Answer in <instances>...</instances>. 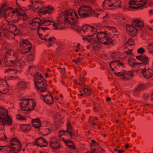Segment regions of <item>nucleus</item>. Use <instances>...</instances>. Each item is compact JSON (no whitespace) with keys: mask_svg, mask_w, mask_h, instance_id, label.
I'll use <instances>...</instances> for the list:
<instances>
[{"mask_svg":"<svg viewBox=\"0 0 153 153\" xmlns=\"http://www.w3.org/2000/svg\"><path fill=\"white\" fill-rule=\"evenodd\" d=\"M30 1L31 2V4H30L29 5L27 6L26 7H23V8H25V9H24L25 10H29V9H30L31 8V7H32L33 6V1H32V0H31V1Z\"/></svg>","mask_w":153,"mask_h":153,"instance_id":"50","label":"nucleus"},{"mask_svg":"<svg viewBox=\"0 0 153 153\" xmlns=\"http://www.w3.org/2000/svg\"><path fill=\"white\" fill-rule=\"evenodd\" d=\"M145 84L142 83H140L137 86V88L134 90V92L135 93L137 92H140L141 91L144 90L145 89Z\"/></svg>","mask_w":153,"mask_h":153,"instance_id":"24","label":"nucleus"},{"mask_svg":"<svg viewBox=\"0 0 153 153\" xmlns=\"http://www.w3.org/2000/svg\"><path fill=\"white\" fill-rule=\"evenodd\" d=\"M43 140V138L42 137H40L36 140L35 141V144L40 147L42 145V142Z\"/></svg>","mask_w":153,"mask_h":153,"instance_id":"31","label":"nucleus"},{"mask_svg":"<svg viewBox=\"0 0 153 153\" xmlns=\"http://www.w3.org/2000/svg\"><path fill=\"white\" fill-rule=\"evenodd\" d=\"M145 68L142 71V74L146 78L149 79L153 75V70L150 69H146Z\"/></svg>","mask_w":153,"mask_h":153,"instance_id":"11","label":"nucleus"},{"mask_svg":"<svg viewBox=\"0 0 153 153\" xmlns=\"http://www.w3.org/2000/svg\"><path fill=\"white\" fill-rule=\"evenodd\" d=\"M8 114L7 110L4 107H0V119H2L3 117Z\"/></svg>","mask_w":153,"mask_h":153,"instance_id":"23","label":"nucleus"},{"mask_svg":"<svg viewBox=\"0 0 153 153\" xmlns=\"http://www.w3.org/2000/svg\"><path fill=\"white\" fill-rule=\"evenodd\" d=\"M10 26L13 28L14 29V31L11 30L10 32L12 33H13L15 35H17V34L20 32V30L19 29H17V27L14 25L13 24H11L10 25Z\"/></svg>","mask_w":153,"mask_h":153,"instance_id":"30","label":"nucleus"},{"mask_svg":"<svg viewBox=\"0 0 153 153\" xmlns=\"http://www.w3.org/2000/svg\"><path fill=\"white\" fill-rule=\"evenodd\" d=\"M31 123L33 127L37 128H39L41 126V124L40 123H35L31 122Z\"/></svg>","mask_w":153,"mask_h":153,"instance_id":"43","label":"nucleus"},{"mask_svg":"<svg viewBox=\"0 0 153 153\" xmlns=\"http://www.w3.org/2000/svg\"><path fill=\"white\" fill-rule=\"evenodd\" d=\"M33 21L35 23H37L38 25H42L44 24L47 23L49 21L45 20V19H41L39 18H35L33 19Z\"/></svg>","mask_w":153,"mask_h":153,"instance_id":"18","label":"nucleus"},{"mask_svg":"<svg viewBox=\"0 0 153 153\" xmlns=\"http://www.w3.org/2000/svg\"><path fill=\"white\" fill-rule=\"evenodd\" d=\"M51 23H52V24H51V25H52L53 26L54 29L56 30H57L58 27H57V24L53 21H52Z\"/></svg>","mask_w":153,"mask_h":153,"instance_id":"57","label":"nucleus"},{"mask_svg":"<svg viewBox=\"0 0 153 153\" xmlns=\"http://www.w3.org/2000/svg\"><path fill=\"white\" fill-rule=\"evenodd\" d=\"M97 38L100 42L105 45L115 44L114 41L105 32H100L98 33L97 35Z\"/></svg>","mask_w":153,"mask_h":153,"instance_id":"4","label":"nucleus"},{"mask_svg":"<svg viewBox=\"0 0 153 153\" xmlns=\"http://www.w3.org/2000/svg\"><path fill=\"white\" fill-rule=\"evenodd\" d=\"M44 26L43 25H40L38 26L37 28L38 33H41L44 34L46 31L49 29V28L48 27Z\"/></svg>","mask_w":153,"mask_h":153,"instance_id":"19","label":"nucleus"},{"mask_svg":"<svg viewBox=\"0 0 153 153\" xmlns=\"http://www.w3.org/2000/svg\"><path fill=\"white\" fill-rule=\"evenodd\" d=\"M19 103L20 108L24 111H30L33 110L36 106L34 100L29 98L23 99Z\"/></svg>","mask_w":153,"mask_h":153,"instance_id":"3","label":"nucleus"},{"mask_svg":"<svg viewBox=\"0 0 153 153\" xmlns=\"http://www.w3.org/2000/svg\"><path fill=\"white\" fill-rule=\"evenodd\" d=\"M146 3V0H130L128 4L131 8L142 9L143 8L142 7L145 5Z\"/></svg>","mask_w":153,"mask_h":153,"instance_id":"5","label":"nucleus"},{"mask_svg":"<svg viewBox=\"0 0 153 153\" xmlns=\"http://www.w3.org/2000/svg\"><path fill=\"white\" fill-rule=\"evenodd\" d=\"M15 60H14V59H11L10 60V62L11 63V64H10L11 65V66L16 64V61L17 59H15Z\"/></svg>","mask_w":153,"mask_h":153,"instance_id":"60","label":"nucleus"},{"mask_svg":"<svg viewBox=\"0 0 153 153\" xmlns=\"http://www.w3.org/2000/svg\"><path fill=\"white\" fill-rule=\"evenodd\" d=\"M91 37L88 36L87 35V36H85L83 37L82 39L84 41H86L89 42H91V41H93V39L91 38H89Z\"/></svg>","mask_w":153,"mask_h":153,"instance_id":"42","label":"nucleus"},{"mask_svg":"<svg viewBox=\"0 0 153 153\" xmlns=\"http://www.w3.org/2000/svg\"><path fill=\"white\" fill-rule=\"evenodd\" d=\"M57 26L60 29L63 28V27H64L65 25V22L62 21L58 20L57 21Z\"/></svg>","mask_w":153,"mask_h":153,"instance_id":"36","label":"nucleus"},{"mask_svg":"<svg viewBox=\"0 0 153 153\" xmlns=\"http://www.w3.org/2000/svg\"><path fill=\"white\" fill-rule=\"evenodd\" d=\"M15 10L16 13H17L16 15L18 16L19 15V13H23V11L25 10L24 9H23L22 7H20V8H16L15 9Z\"/></svg>","mask_w":153,"mask_h":153,"instance_id":"41","label":"nucleus"},{"mask_svg":"<svg viewBox=\"0 0 153 153\" xmlns=\"http://www.w3.org/2000/svg\"><path fill=\"white\" fill-rule=\"evenodd\" d=\"M132 61L131 59H128V63L129 65H130L132 68H137V70L136 71H138L139 70L138 68L139 67L137 66V65H134V67L133 66V65L134 63H136L135 62H134L132 63V64L131 63V61Z\"/></svg>","mask_w":153,"mask_h":153,"instance_id":"37","label":"nucleus"},{"mask_svg":"<svg viewBox=\"0 0 153 153\" xmlns=\"http://www.w3.org/2000/svg\"><path fill=\"white\" fill-rule=\"evenodd\" d=\"M1 120L7 123V126H10L12 124V118L8 114L3 117Z\"/></svg>","mask_w":153,"mask_h":153,"instance_id":"16","label":"nucleus"},{"mask_svg":"<svg viewBox=\"0 0 153 153\" xmlns=\"http://www.w3.org/2000/svg\"><path fill=\"white\" fill-rule=\"evenodd\" d=\"M34 82L44 80L42 74L39 72H37L34 74Z\"/></svg>","mask_w":153,"mask_h":153,"instance_id":"25","label":"nucleus"},{"mask_svg":"<svg viewBox=\"0 0 153 153\" xmlns=\"http://www.w3.org/2000/svg\"><path fill=\"white\" fill-rule=\"evenodd\" d=\"M113 62H115L116 65H119V66H122L123 68L125 67L124 63L120 61L114 60L112 61V63Z\"/></svg>","mask_w":153,"mask_h":153,"instance_id":"39","label":"nucleus"},{"mask_svg":"<svg viewBox=\"0 0 153 153\" xmlns=\"http://www.w3.org/2000/svg\"><path fill=\"white\" fill-rule=\"evenodd\" d=\"M148 48L149 50L153 49V42L150 44L148 46Z\"/></svg>","mask_w":153,"mask_h":153,"instance_id":"64","label":"nucleus"},{"mask_svg":"<svg viewBox=\"0 0 153 153\" xmlns=\"http://www.w3.org/2000/svg\"><path fill=\"white\" fill-rule=\"evenodd\" d=\"M35 83L37 89L39 90L40 92H44L47 91L48 85L46 83V80L35 81Z\"/></svg>","mask_w":153,"mask_h":153,"instance_id":"7","label":"nucleus"},{"mask_svg":"<svg viewBox=\"0 0 153 153\" xmlns=\"http://www.w3.org/2000/svg\"><path fill=\"white\" fill-rule=\"evenodd\" d=\"M133 25L127 24L126 28L127 31L129 32L128 33L132 36H134L137 34L138 30L136 28L135 26Z\"/></svg>","mask_w":153,"mask_h":153,"instance_id":"9","label":"nucleus"},{"mask_svg":"<svg viewBox=\"0 0 153 153\" xmlns=\"http://www.w3.org/2000/svg\"><path fill=\"white\" fill-rule=\"evenodd\" d=\"M91 142L92 143L90 145V146L91 148H92V147H93V146H96V144L97 143L95 140H91Z\"/></svg>","mask_w":153,"mask_h":153,"instance_id":"61","label":"nucleus"},{"mask_svg":"<svg viewBox=\"0 0 153 153\" xmlns=\"http://www.w3.org/2000/svg\"><path fill=\"white\" fill-rule=\"evenodd\" d=\"M45 20L49 21L47 23L43 24L42 25H43V26H45V27H46L51 25V23L52 21L46 19H45Z\"/></svg>","mask_w":153,"mask_h":153,"instance_id":"58","label":"nucleus"},{"mask_svg":"<svg viewBox=\"0 0 153 153\" xmlns=\"http://www.w3.org/2000/svg\"><path fill=\"white\" fill-rule=\"evenodd\" d=\"M22 145L20 144L12 146H10L9 148L14 153H16L19 152L22 148Z\"/></svg>","mask_w":153,"mask_h":153,"instance_id":"20","label":"nucleus"},{"mask_svg":"<svg viewBox=\"0 0 153 153\" xmlns=\"http://www.w3.org/2000/svg\"><path fill=\"white\" fill-rule=\"evenodd\" d=\"M93 49L96 51L99 49L101 47V44L97 42H93L92 45Z\"/></svg>","mask_w":153,"mask_h":153,"instance_id":"29","label":"nucleus"},{"mask_svg":"<svg viewBox=\"0 0 153 153\" xmlns=\"http://www.w3.org/2000/svg\"><path fill=\"white\" fill-rule=\"evenodd\" d=\"M31 122L35 123H39L41 122V120L39 118H36L35 119H33L32 120Z\"/></svg>","mask_w":153,"mask_h":153,"instance_id":"55","label":"nucleus"},{"mask_svg":"<svg viewBox=\"0 0 153 153\" xmlns=\"http://www.w3.org/2000/svg\"><path fill=\"white\" fill-rule=\"evenodd\" d=\"M17 16L18 18V20L20 19L25 20L28 18V15L26 14H23V13L21 14L19 13V15Z\"/></svg>","mask_w":153,"mask_h":153,"instance_id":"28","label":"nucleus"},{"mask_svg":"<svg viewBox=\"0 0 153 153\" xmlns=\"http://www.w3.org/2000/svg\"><path fill=\"white\" fill-rule=\"evenodd\" d=\"M27 85L24 82H20L18 86L20 90H23L26 88Z\"/></svg>","mask_w":153,"mask_h":153,"instance_id":"34","label":"nucleus"},{"mask_svg":"<svg viewBox=\"0 0 153 153\" xmlns=\"http://www.w3.org/2000/svg\"><path fill=\"white\" fill-rule=\"evenodd\" d=\"M126 74L127 76L128 79H131L134 75V70L127 71Z\"/></svg>","mask_w":153,"mask_h":153,"instance_id":"33","label":"nucleus"},{"mask_svg":"<svg viewBox=\"0 0 153 153\" xmlns=\"http://www.w3.org/2000/svg\"><path fill=\"white\" fill-rule=\"evenodd\" d=\"M107 1L108 3H113L116 2V3H121V2L120 0H107Z\"/></svg>","mask_w":153,"mask_h":153,"instance_id":"53","label":"nucleus"},{"mask_svg":"<svg viewBox=\"0 0 153 153\" xmlns=\"http://www.w3.org/2000/svg\"><path fill=\"white\" fill-rule=\"evenodd\" d=\"M108 6L110 7L113 6L121 8V3L119 4L118 3H116V2H113L111 4H108Z\"/></svg>","mask_w":153,"mask_h":153,"instance_id":"35","label":"nucleus"},{"mask_svg":"<svg viewBox=\"0 0 153 153\" xmlns=\"http://www.w3.org/2000/svg\"><path fill=\"white\" fill-rule=\"evenodd\" d=\"M112 61L110 62L109 64L111 68H112V66H113L114 68H115L116 65L115 62L112 63Z\"/></svg>","mask_w":153,"mask_h":153,"instance_id":"62","label":"nucleus"},{"mask_svg":"<svg viewBox=\"0 0 153 153\" xmlns=\"http://www.w3.org/2000/svg\"><path fill=\"white\" fill-rule=\"evenodd\" d=\"M72 125L69 123L67 124V129L66 131H67V133H68L71 138V137L72 135L74 133V132L72 131Z\"/></svg>","mask_w":153,"mask_h":153,"instance_id":"27","label":"nucleus"},{"mask_svg":"<svg viewBox=\"0 0 153 153\" xmlns=\"http://www.w3.org/2000/svg\"><path fill=\"white\" fill-rule=\"evenodd\" d=\"M22 42L20 44V47L23 48H26L29 49V48L31 49L32 47V45L30 42L27 40L23 39L22 40Z\"/></svg>","mask_w":153,"mask_h":153,"instance_id":"14","label":"nucleus"},{"mask_svg":"<svg viewBox=\"0 0 153 153\" xmlns=\"http://www.w3.org/2000/svg\"><path fill=\"white\" fill-rule=\"evenodd\" d=\"M42 142L45 145H43L42 144V146H40L41 147H44L47 146L48 145V142L46 140L43 138V140Z\"/></svg>","mask_w":153,"mask_h":153,"instance_id":"49","label":"nucleus"},{"mask_svg":"<svg viewBox=\"0 0 153 153\" xmlns=\"http://www.w3.org/2000/svg\"><path fill=\"white\" fill-rule=\"evenodd\" d=\"M10 144L11 146L21 144L20 142L16 138L11 139L10 141Z\"/></svg>","mask_w":153,"mask_h":153,"instance_id":"26","label":"nucleus"},{"mask_svg":"<svg viewBox=\"0 0 153 153\" xmlns=\"http://www.w3.org/2000/svg\"><path fill=\"white\" fill-rule=\"evenodd\" d=\"M97 10L93 11L92 8L88 5H82L81 6L78 10V13L81 17L85 18L89 17L92 15L97 16L99 13H97Z\"/></svg>","mask_w":153,"mask_h":153,"instance_id":"2","label":"nucleus"},{"mask_svg":"<svg viewBox=\"0 0 153 153\" xmlns=\"http://www.w3.org/2000/svg\"><path fill=\"white\" fill-rule=\"evenodd\" d=\"M109 3L107 1V0H105L102 4V6L103 8L106 9L107 7H108Z\"/></svg>","mask_w":153,"mask_h":153,"instance_id":"46","label":"nucleus"},{"mask_svg":"<svg viewBox=\"0 0 153 153\" xmlns=\"http://www.w3.org/2000/svg\"><path fill=\"white\" fill-rule=\"evenodd\" d=\"M97 153H105V150L100 147L97 149Z\"/></svg>","mask_w":153,"mask_h":153,"instance_id":"48","label":"nucleus"},{"mask_svg":"<svg viewBox=\"0 0 153 153\" xmlns=\"http://www.w3.org/2000/svg\"><path fill=\"white\" fill-rule=\"evenodd\" d=\"M141 61L142 62L141 63H134L133 65V66L134 67V65H137V66L139 65L140 66L145 65V68H146V65H149V58L145 55Z\"/></svg>","mask_w":153,"mask_h":153,"instance_id":"13","label":"nucleus"},{"mask_svg":"<svg viewBox=\"0 0 153 153\" xmlns=\"http://www.w3.org/2000/svg\"><path fill=\"white\" fill-rule=\"evenodd\" d=\"M62 140L63 141H64L65 145L68 147H69L70 148L74 149H76L75 146L73 144V143L72 141L65 140L64 138H62Z\"/></svg>","mask_w":153,"mask_h":153,"instance_id":"22","label":"nucleus"},{"mask_svg":"<svg viewBox=\"0 0 153 153\" xmlns=\"http://www.w3.org/2000/svg\"><path fill=\"white\" fill-rule=\"evenodd\" d=\"M17 118L18 119L21 120H26V118L22 116L20 114H18L17 115Z\"/></svg>","mask_w":153,"mask_h":153,"instance_id":"45","label":"nucleus"},{"mask_svg":"<svg viewBox=\"0 0 153 153\" xmlns=\"http://www.w3.org/2000/svg\"><path fill=\"white\" fill-rule=\"evenodd\" d=\"M35 70V68L32 66L29 67L28 70V72L29 74L32 75L33 74H34V71Z\"/></svg>","mask_w":153,"mask_h":153,"instance_id":"40","label":"nucleus"},{"mask_svg":"<svg viewBox=\"0 0 153 153\" xmlns=\"http://www.w3.org/2000/svg\"><path fill=\"white\" fill-rule=\"evenodd\" d=\"M31 126L30 124H21L20 128L24 133H26L30 131L31 129Z\"/></svg>","mask_w":153,"mask_h":153,"instance_id":"15","label":"nucleus"},{"mask_svg":"<svg viewBox=\"0 0 153 153\" xmlns=\"http://www.w3.org/2000/svg\"><path fill=\"white\" fill-rule=\"evenodd\" d=\"M56 40V38L53 36L51 37H49V38H48V41L47 42L49 43H51L52 42H54Z\"/></svg>","mask_w":153,"mask_h":153,"instance_id":"51","label":"nucleus"},{"mask_svg":"<svg viewBox=\"0 0 153 153\" xmlns=\"http://www.w3.org/2000/svg\"><path fill=\"white\" fill-rule=\"evenodd\" d=\"M49 144L50 147L52 149L56 150H59L61 147L59 140L55 136L52 137L51 138Z\"/></svg>","mask_w":153,"mask_h":153,"instance_id":"8","label":"nucleus"},{"mask_svg":"<svg viewBox=\"0 0 153 153\" xmlns=\"http://www.w3.org/2000/svg\"><path fill=\"white\" fill-rule=\"evenodd\" d=\"M83 91L84 92L86 93V95L87 96H89L91 95V92L87 88H84Z\"/></svg>","mask_w":153,"mask_h":153,"instance_id":"52","label":"nucleus"},{"mask_svg":"<svg viewBox=\"0 0 153 153\" xmlns=\"http://www.w3.org/2000/svg\"><path fill=\"white\" fill-rule=\"evenodd\" d=\"M117 56V54L115 53H113L111 55V57L113 59H115Z\"/></svg>","mask_w":153,"mask_h":153,"instance_id":"63","label":"nucleus"},{"mask_svg":"<svg viewBox=\"0 0 153 153\" xmlns=\"http://www.w3.org/2000/svg\"><path fill=\"white\" fill-rule=\"evenodd\" d=\"M63 49V47L62 45H59L56 49V51L59 52Z\"/></svg>","mask_w":153,"mask_h":153,"instance_id":"59","label":"nucleus"},{"mask_svg":"<svg viewBox=\"0 0 153 153\" xmlns=\"http://www.w3.org/2000/svg\"><path fill=\"white\" fill-rule=\"evenodd\" d=\"M127 43L129 45L132 46L134 43V41L132 39H129L127 41Z\"/></svg>","mask_w":153,"mask_h":153,"instance_id":"54","label":"nucleus"},{"mask_svg":"<svg viewBox=\"0 0 153 153\" xmlns=\"http://www.w3.org/2000/svg\"><path fill=\"white\" fill-rule=\"evenodd\" d=\"M65 20L68 23L72 25L71 28L75 30L78 32H82L87 34L88 36H93L97 32L96 28L92 27L87 25H83L82 28H79L77 25L79 18L76 13L74 10L65 11L63 13Z\"/></svg>","mask_w":153,"mask_h":153,"instance_id":"1","label":"nucleus"},{"mask_svg":"<svg viewBox=\"0 0 153 153\" xmlns=\"http://www.w3.org/2000/svg\"><path fill=\"white\" fill-rule=\"evenodd\" d=\"M145 56V55L137 56H136V58L137 59L140 60V61H141L142 60H143V58Z\"/></svg>","mask_w":153,"mask_h":153,"instance_id":"56","label":"nucleus"},{"mask_svg":"<svg viewBox=\"0 0 153 153\" xmlns=\"http://www.w3.org/2000/svg\"><path fill=\"white\" fill-rule=\"evenodd\" d=\"M67 133V131H66V130H60L59 131L58 133L59 136V137H60L61 136L65 135Z\"/></svg>","mask_w":153,"mask_h":153,"instance_id":"44","label":"nucleus"},{"mask_svg":"<svg viewBox=\"0 0 153 153\" xmlns=\"http://www.w3.org/2000/svg\"><path fill=\"white\" fill-rule=\"evenodd\" d=\"M49 94L44 95L41 94L44 101L48 104H51L53 102V98L49 91H48Z\"/></svg>","mask_w":153,"mask_h":153,"instance_id":"10","label":"nucleus"},{"mask_svg":"<svg viewBox=\"0 0 153 153\" xmlns=\"http://www.w3.org/2000/svg\"><path fill=\"white\" fill-rule=\"evenodd\" d=\"M8 53L9 54L10 58L11 59H18V53L15 51L12 50H8Z\"/></svg>","mask_w":153,"mask_h":153,"instance_id":"17","label":"nucleus"},{"mask_svg":"<svg viewBox=\"0 0 153 153\" xmlns=\"http://www.w3.org/2000/svg\"><path fill=\"white\" fill-rule=\"evenodd\" d=\"M9 72H10L11 74H14L15 75H16L17 74L16 71L14 69L8 68L5 71V73Z\"/></svg>","mask_w":153,"mask_h":153,"instance_id":"38","label":"nucleus"},{"mask_svg":"<svg viewBox=\"0 0 153 153\" xmlns=\"http://www.w3.org/2000/svg\"><path fill=\"white\" fill-rule=\"evenodd\" d=\"M30 50L31 49L30 48L28 49L26 48H23L20 47L19 51L23 54H25L29 52Z\"/></svg>","mask_w":153,"mask_h":153,"instance_id":"32","label":"nucleus"},{"mask_svg":"<svg viewBox=\"0 0 153 153\" xmlns=\"http://www.w3.org/2000/svg\"><path fill=\"white\" fill-rule=\"evenodd\" d=\"M145 52V50H144L143 48H140L138 49L137 52L139 54H142Z\"/></svg>","mask_w":153,"mask_h":153,"instance_id":"47","label":"nucleus"},{"mask_svg":"<svg viewBox=\"0 0 153 153\" xmlns=\"http://www.w3.org/2000/svg\"><path fill=\"white\" fill-rule=\"evenodd\" d=\"M132 24L139 28H142L144 26V24L143 22L137 19L134 20V21H132Z\"/></svg>","mask_w":153,"mask_h":153,"instance_id":"21","label":"nucleus"},{"mask_svg":"<svg viewBox=\"0 0 153 153\" xmlns=\"http://www.w3.org/2000/svg\"><path fill=\"white\" fill-rule=\"evenodd\" d=\"M53 8L51 6H48L46 8L42 7L39 10V15H41V13L43 15L46 13H51L53 11Z\"/></svg>","mask_w":153,"mask_h":153,"instance_id":"12","label":"nucleus"},{"mask_svg":"<svg viewBox=\"0 0 153 153\" xmlns=\"http://www.w3.org/2000/svg\"><path fill=\"white\" fill-rule=\"evenodd\" d=\"M7 5V3L5 2L1 5L0 9V17L2 16V15H3L6 19L8 17L11 18L13 16V14L12 13V10H10L11 8L9 7L4 10V8Z\"/></svg>","mask_w":153,"mask_h":153,"instance_id":"6","label":"nucleus"}]
</instances>
